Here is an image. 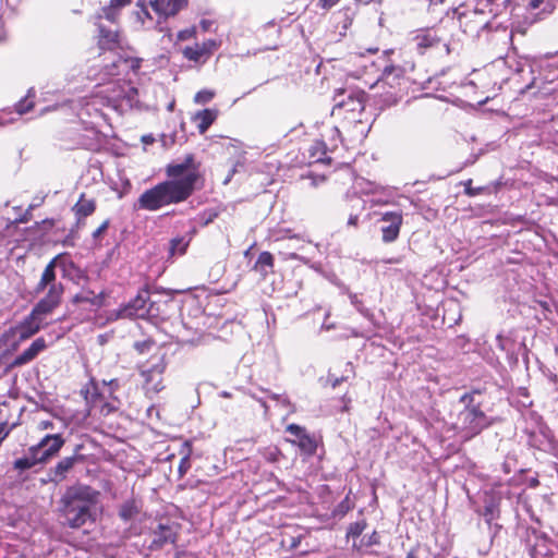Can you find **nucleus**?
Instances as JSON below:
<instances>
[{
  "label": "nucleus",
  "mask_w": 558,
  "mask_h": 558,
  "mask_svg": "<svg viewBox=\"0 0 558 558\" xmlns=\"http://www.w3.org/2000/svg\"><path fill=\"white\" fill-rule=\"evenodd\" d=\"M136 68L138 64H135L133 60L121 57L104 66L100 78L108 81L101 84L98 90L106 101V108L123 114L138 104L137 88L130 81L119 77Z\"/></svg>",
  "instance_id": "f257e3e1"
},
{
  "label": "nucleus",
  "mask_w": 558,
  "mask_h": 558,
  "mask_svg": "<svg viewBox=\"0 0 558 558\" xmlns=\"http://www.w3.org/2000/svg\"><path fill=\"white\" fill-rule=\"evenodd\" d=\"M98 492L87 485L66 489L60 499V514L63 524L71 529H81L94 524L97 520Z\"/></svg>",
  "instance_id": "f03ea898"
},
{
  "label": "nucleus",
  "mask_w": 558,
  "mask_h": 558,
  "mask_svg": "<svg viewBox=\"0 0 558 558\" xmlns=\"http://www.w3.org/2000/svg\"><path fill=\"white\" fill-rule=\"evenodd\" d=\"M478 396L475 391L465 392L450 413V428L463 441L474 438L493 424V420L481 409V403L476 400Z\"/></svg>",
  "instance_id": "7ed1b4c3"
},
{
  "label": "nucleus",
  "mask_w": 558,
  "mask_h": 558,
  "mask_svg": "<svg viewBox=\"0 0 558 558\" xmlns=\"http://www.w3.org/2000/svg\"><path fill=\"white\" fill-rule=\"evenodd\" d=\"M197 174L187 173L181 180H168L146 190L137 199L140 209L155 211L171 204L187 199L195 187Z\"/></svg>",
  "instance_id": "20e7f679"
},
{
  "label": "nucleus",
  "mask_w": 558,
  "mask_h": 558,
  "mask_svg": "<svg viewBox=\"0 0 558 558\" xmlns=\"http://www.w3.org/2000/svg\"><path fill=\"white\" fill-rule=\"evenodd\" d=\"M120 388L121 383L118 378L100 381L92 378L84 391L88 413L107 416L118 411L121 405L118 397Z\"/></svg>",
  "instance_id": "39448f33"
},
{
  "label": "nucleus",
  "mask_w": 558,
  "mask_h": 558,
  "mask_svg": "<svg viewBox=\"0 0 558 558\" xmlns=\"http://www.w3.org/2000/svg\"><path fill=\"white\" fill-rule=\"evenodd\" d=\"M58 257L52 258L45 267L41 278L36 286V292H45V295L34 306L35 313L44 316L50 314L61 303L64 287L56 278V264Z\"/></svg>",
  "instance_id": "423d86ee"
},
{
  "label": "nucleus",
  "mask_w": 558,
  "mask_h": 558,
  "mask_svg": "<svg viewBox=\"0 0 558 558\" xmlns=\"http://www.w3.org/2000/svg\"><path fill=\"white\" fill-rule=\"evenodd\" d=\"M131 0H110V3L101 8L100 12L96 14L95 24L98 26V44L101 49L112 50L118 45V31L117 28H106L101 21L105 19L110 23H116L122 8L129 5Z\"/></svg>",
  "instance_id": "0eeeda50"
},
{
  "label": "nucleus",
  "mask_w": 558,
  "mask_h": 558,
  "mask_svg": "<svg viewBox=\"0 0 558 558\" xmlns=\"http://www.w3.org/2000/svg\"><path fill=\"white\" fill-rule=\"evenodd\" d=\"M105 107L106 101L99 90L71 102V108L76 111L77 118L87 129L97 128L100 125V121H107Z\"/></svg>",
  "instance_id": "6e6552de"
},
{
  "label": "nucleus",
  "mask_w": 558,
  "mask_h": 558,
  "mask_svg": "<svg viewBox=\"0 0 558 558\" xmlns=\"http://www.w3.org/2000/svg\"><path fill=\"white\" fill-rule=\"evenodd\" d=\"M332 116L343 117L349 122L361 123L364 111V94L361 92L341 89L335 95Z\"/></svg>",
  "instance_id": "1a4fd4ad"
},
{
  "label": "nucleus",
  "mask_w": 558,
  "mask_h": 558,
  "mask_svg": "<svg viewBox=\"0 0 558 558\" xmlns=\"http://www.w3.org/2000/svg\"><path fill=\"white\" fill-rule=\"evenodd\" d=\"M390 51H385L378 61H371L369 68L375 69L376 72L380 71V75L377 78V83L388 85L392 89L400 88L405 84L404 70L401 66L389 65L386 62V57Z\"/></svg>",
  "instance_id": "9d476101"
},
{
  "label": "nucleus",
  "mask_w": 558,
  "mask_h": 558,
  "mask_svg": "<svg viewBox=\"0 0 558 558\" xmlns=\"http://www.w3.org/2000/svg\"><path fill=\"white\" fill-rule=\"evenodd\" d=\"M148 302L149 291L147 289H142L133 300L128 304L120 306L111 315L114 316L116 319L145 318L149 316L151 312L150 306H148Z\"/></svg>",
  "instance_id": "9b49d317"
},
{
  "label": "nucleus",
  "mask_w": 558,
  "mask_h": 558,
  "mask_svg": "<svg viewBox=\"0 0 558 558\" xmlns=\"http://www.w3.org/2000/svg\"><path fill=\"white\" fill-rule=\"evenodd\" d=\"M281 240H289V241H295L296 243L295 244H287L286 245V250H281L279 251V255L281 256V258L283 260H299L305 265H308L311 268L317 270V266L312 264L311 260L305 257V256H302L300 254H298L296 252H292L290 251V248H294V250H302L303 248V245H301L300 243H312V241L310 239H307L304 234H293L291 232V230L287 229V230H283V231H280L278 233V235L275 236V241H281Z\"/></svg>",
  "instance_id": "f8f14e48"
},
{
  "label": "nucleus",
  "mask_w": 558,
  "mask_h": 558,
  "mask_svg": "<svg viewBox=\"0 0 558 558\" xmlns=\"http://www.w3.org/2000/svg\"><path fill=\"white\" fill-rule=\"evenodd\" d=\"M45 316L35 313V308L21 323L10 328L9 332L12 338L17 341H24L39 331L44 324Z\"/></svg>",
  "instance_id": "ddd939ff"
},
{
  "label": "nucleus",
  "mask_w": 558,
  "mask_h": 558,
  "mask_svg": "<svg viewBox=\"0 0 558 558\" xmlns=\"http://www.w3.org/2000/svg\"><path fill=\"white\" fill-rule=\"evenodd\" d=\"M165 368L166 364L163 363L162 359H159L157 363L151 364L149 367L144 368L141 372V375L144 379L145 392L150 398L163 389L162 374Z\"/></svg>",
  "instance_id": "4468645a"
},
{
  "label": "nucleus",
  "mask_w": 558,
  "mask_h": 558,
  "mask_svg": "<svg viewBox=\"0 0 558 558\" xmlns=\"http://www.w3.org/2000/svg\"><path fill=\"white\" fill-rule=\"evenodd\" d=\"M412 41L418 53L424 54L429 48L441 47L449 53V45L442 43L434 28H422L415 32Z\"/></svg>",
  "instance_id": "2eb2a0df"
},
{
  "label": "nucleus",
  "mask_w": 558,
  "mask_h": 558,
  "mask_svg": "<svg viewBox=\"0 0 558 558\" xmlns=\"http://www.w3.org/2000/svg\"><path fill=\"white\" fill-rule=\"evenodd\" d=\"M221 45L220 40L206 39L202 44L186 46L182 53L185 59L195 63L205 62Z\"/></svg>",
  "instance_id": "dca6fc26"
},
{
  "label": "nucleus",
  "mask_w": 558,
  "mask_h": 558,
  "mask_svg": "<svg viewBox=\"0 0 558 558\" xmlns=\"http://www.w3.org/2000/svg\"><path fill=\"white\" fill-rule=\"evenodd\" d=\"M380 221L384 223L380 228L381 239L385 243L396 241L400 233L403 217L401 211H385L381 214Z\"/></svg>",
  "instance_id": "f3484780"
},
{
  "label": "nucleus",
  "mask_w": 558,
  "mask_h": 558,
  "mask_svg": "<svg viewBox=\"0 0 558 558\" xmlns=\"http://www.w3.org/2000/svg\"><path fill=\"white\" fill-rule=\"evenodd\" d=\"M64 445V438L61 433L48 434L33 447H36L37 454L43 463L54 457Z\"/></svg>",
  "instance_id": "a211bd4d"
},
{
  "label": "nucleus",
  "mask_w": 558,
  "mask_h": 558,
  "mask_svg": "<svg viewBox=\"0 0 558 558\" xmlns=\"http://www.w3.org/2000/svg\"><path fill=\"white\" fill-rule=\"evenodd\" d=\"M177 536L178 533L174 526L160 523L153 532L149 549L159 550L167 544H174Z\"/></svg>",
  "instance_id": "6ab92c4d"
},
{
  "label": "nucleus",
  "mask_w": 558,
  "mask_h": 558,
  "mask_svg": "<svg viewBox=\"0 0 558 558\" xmlns=\"http://www.w3.org/2000/svg\"><path fill=\"white\" fill-rule=\"evenodd\" d=\"M81 460V457L77 454L61 459L53 468L48 471V481L56 484L64 481L69 472Z\"/></svg>",
  "instance_id": "aec40b11"
},
{
  "label": "nucleus",
  "mask_w": 558,
  "mask_h": 558,
  "mask_svg": "<svg viewBox=\"0 0 558 558\" xmlns=\"http://www.w3.org/2000/svg\"><path fill=\"white\" fill-rule=\"evenodd\" d=\"M287 432L295 437V440L293 441L302 451L307 454L315 453L317 448L316 441L304 427L296 424H290L287 426Z\"/></svg>",
  "instance_id": "412c9836"
},
{
  "label": "nucleus",
  "mask_w": 558,
  "mask_h": 558,
  "mask_svg": "<svg viewBox=\"0 0 558 558\" xmlns=\"http://www.w3.org/2000/svg\"><path fill=\"white\" fill-rule=\"evenodd\" d=\"M149 2L156 14L163 19L177 15L187 5V0H150Z\"/></svg>",
  "instance_id": "4be33fe9"
},
{
  "label": "nucleus",
  "mask_w": 558,
  "mask_h": 558,
  "mask_svg": "<svg viewBox=\"0 0 558 558\" xmlns=\"http://www.w3.org/2000/svg\"><path fill=\"white\" fill-rule=\"evenodd\" d=\"M166 172L171 180H181L190 172L198 175L197 167L194 166V156L191 154L186 155L182 162L168 165Z\"/></svg>",
  "instance_id": "5701e85b"
},
{
  "label": "nucleus",
  "mask_w": 558,
  "mask_h": 558,
  "mask_svg": "<svg viewBox=\"0 0 558 558\" xmlns=\"http://www.w3.org/2000/svg\"><path fill=\"white\" fill-rule=\"evenodd\" d=\"M142 508L143 504L141 499L132 497L120 505L118 515L123 522L129 523L140 515Z\"/></svg>",
  "instance_id": "b1692460"
},
{
  "label": "nucleus",
  "mask_w": 558,
  "mask_h": 558,
  "mask_svg": "<svg viewBox=\"0 0 558 558\" xmlns=\"http://www.w3.org/2000/svg\"><path fill=\"white\" fill-rule=\"evenodd\" d=\"M486 7L494 19L506 17L507 20L510 19L515 9L512 0H486Z\"/></svg>",
  "instance_id": "393cba45"
},
{
  "label": "nucleus",
  "mask_w": 558,
  "mask_h": 558,
  "mask_svg": "<svg viewBox=\"0 0 558 558\" xmlns=\"http://www.w3.org/2000/svg\"><path fill=\"white\" fill-rule=\"evenodd\" d=\"M330 149L327 147L325 140H318L314 142L308 148V158L311 163H330L331 157L329 154Z\"/></svg>",
  "instance_id": "a878e982"
},
{
  "label": "nucleus",
  "mask_w": 558,
  "mask_h": 558,
  "mask_svg": "<svg viewBox=\"0 0 558 558\" xmlns=\"http://www.w3.org/2000/svg\"><path fill=\"white\" fill-rule=\"evenodd\" d=\"M40 463L43 462L39 459V454H37L36 447L31 446L23 457L14 460L13 469L22 473L26 470H31L32 468Z\"/></svg>",
  "instance_id": "bb28decb"
},
{
  "label": "nucleus",
  "mask_w": 558,
  "mask_h": 558,
  "mask_svg": "<svg viewBox=\"0 0 558 558\" xmlns=\"http://www.w3.org/2000/svg\"><path fill=\"white\" fill-rule=\"evenodd\" d=\"M530 442L539 450L547 451L554 447L551 432L546 426H539L538 435L534 432L531 434Z\"/></svg>",
  "instance_id": "cd10ccee"
},
{
  "label": "nucleus",
  "mask_w": 558,
  "mask_h": 558,
  "mask_svg": "<svg viewBox=\"0 0 558 558\" xmlns=\"http://www.w3.org/2000/svg\"><path fill=\"white\" fill-rule=\"evenodd\" d=\"M46 348L44 338H37L33 343L15 357L14 364L24 365L34 360Z\"/></svg>",
  "instance_id": "c85d7f7f"
},
{
  "label": "nucleus",
  "mask_w": 558,
  "mask_h": 558,
  "mask_svg": "<svg viewBox=\"0 0 558 558\" xmlns=\"http://www.w3.org/2000/svg\"><path fill=\"white\" fill-rule=\"evenodd\" d=\"M274 267H275L274 255L270 252L264 251L258 255V257L253 266V270L258 272L262 276V278L265 279L269 274L274 272Z\"/></svg>",
  "instance_id": "c756f323"
},
{
  "label": "nucleus",
  "mask_w": 558,
  "mask_h": 558,
  "mask_svg": "<svg viewBox=\"0 0 558 558\" xmlns=\"http://www.w3.org/2000/svg\"><path fill=\"white\" fill-rule=\"evenodd\" d=\"M96 209V202L94 198H86L84 194H81L78 201L72 207V210L77 221L85 219L86 217L94 214Z\"/></svg>",
  "instance_id": "7c9ffc66"
},
{
  "label": "nucleus",
  "mask_w": 558,
  "mask_h": 558,
  "mask_svg": "<svg viewBox=\"0 0 558 558\" xmlns=\"http://www.w3.org/2000/svg\"><path fill=\"white\" fill-rule=\"evenodd\" d=\"M73 302L76 304L88 303L93 308H99L105 303V293L102 291L95 293L90 290H82L73 298Z\"/></svg>",
  "instance_id": "2f4dec72"
},
{
  "label": "nucleus",
  "mask_w": 558,
  "mask_h": 558,
  "mask_svg": "<svg viewBox=\"0 0 558 558\" xmlns=\"http://www.w3.org/2000/svg\"><path fill=\"white\" fill-rule=\"evenodd\" d=\"M217 116L218 111L215 109H204L197 111L193 117V121L196 122L198 132L201 134H204L209 129V126L215 122Z\"/></svg>",
  "instance_id": "473e14b6"
},
{
  "label": "nucleus",
  "mask_w": 558,
  "mask_h": 558,
  "mask_svg": "<svg viewBox=\"0 0 558 558\" xmlns=\"http://www.w3.org/2000/svg\"><path fill=\"white\" fill-rule=\"evenodd\" d=\"M193 233H194V231L186 233L184 235H180V236H175V238L171 239V241L169 243V256L173 257V256H181V255L185 254V252L191 243V240L193 238Z\"/></svg>",
  "instance_id": "72a5a7b5"
},
{
  "label": "nucleus",
  "mask_w": 558,
  "mask_h": 558,
  "mask_svg": "<svg viewBox=\"0 0 558 558\" xmlns=\"http://www.w3.org/2000/svg\"><path fill=\"white\" fill-rule=\"evenodd\" d=\"M320 140H325V142L327 143V147H328V149L331 150V153L336 148H338L339 144L343 143L341 131L336 125L327 128L322 133V138Z\"/></svg>",
  "instance_id": "f704fd0d"
},
{
  "label": "nucleus",
  "mask_w": 558,
  "mask_h": 558,
  "mask_svg": "<svg viewBox=\"0 0 558 558\" xmlns=\"http://www.w3.org/2000/svg\"><path fill=\"white\" fill-rule=\"evenodd\" d=\"M191 453H192V445H191V442L185 441L180 449V454L182 456L180 463H179V468H178V473H179L180 477H183L187 473V471L191 469V461H190Z\"/></svg>",
  "instance_id": "c9c22d12"
},
{
  "label": "nucleus",
  "mask_w": 558,
  "mask_h": 558,
  "mask_svg": "<svg viewBox=\"0 0 558 558\" xmlns=\"http://www.w3.org/2000/svg\"><path fill=\"white\" fill-rule=\"evenodd\" d=\"M262 391L268 392L269 398L276 401V404L284 410L288 414L295 412V405L290 401L286 393H274L268 390L260 389Z\"/></svg>",
  "instance_id": "e433bc0d"
},
{
  "label": "nucleus",
  "mask_w": 558,
  "mask_h": 558,
  "mask_svg": "<svg viewBox=\"0 0 558 558\" xmlns=\"http://www.w3.org/2000/svg\"><path fill=\"white\" fill-rule=\"evenodd\" d=\"M135 12L137 21L143 27L149 28L153 24V19L144 4L138 3Z\"/></svg>",
  "instance_id": "4c0bfd02"
},
{
  "label": "nucleus",
  "mask_w": 558,
  "mask_h": 558,
  "mask_svg": "<svg viewBox=\"0 0 558 558\" xmlns=\"http://www.w3.org/2000/svg\"><path fill=\"white\" fill-rule=\"evenodd\" d=\"M366 526L367 524L364 519L351 523L347 530V537L353 539L360 537L364 530L366 529Z\"/></svg>",
  "instance_id": "58836bf2"
},
{
  "label": "nucleus",
  "mask_w": 558,
  "mask_h": 558,
  "mask_svg": "<svg viewBox=\"0 0 558 558\" xmlns=\"http://www.w3.org/2000/svg\"><path fill=\"white\" fill-rule=\"evenodd\" d=\"M380 543V536L379 534L374 531L372 534L364 536L359 544L355 542L353 543V546L357 549H362L364 547H371L374 545H378Z\"/></svg>",
  "instance_id": "ea45409f"
},
{
  "label": "nucleus",
  "mask_w": 558,
  "mask_h": 558,
  "mask_svg": "<svg viewBox=\"0 0 558 558\" xmlns=\"http://www.w3.org/2000/svg\"><path fill=\"white\" fill-rule=\"evenodd\" d=\"M160 138H161L162 146L165 148H169L177 143H183L185 141L184 134L178 136V133L175 131L171 132L169 134L163 133V134H161Z\"/></svg>",
  "instance_id": "a19ab883"
},
{
  "label": "nucleus",
  "mask_w": 558,
  "mask_h": 558,
  "mask_svg": "<svg viewBox=\"0 0 558 558\" xmlns=\"http://www.w3.org/2000/svg\"><path fill=\"white\" fill-rule=\"evenodd\" d=\"M407 558H435V556L427 546L417 545L408 553Z\"/></svg>",
  "instance_id": "79ce46f5"
},
{
  "label": "nucleus",
  "mask_w": 558,
  "mask_h": 558,
  "mask_svg": "<svg viewBox=\"0 0 558 558\" xmlns=\"http://www.w3.org/2000/svg\"><path fill=\"white\" fill-rule=\"evenodd\" d=\"M33 106L34 102L29 99V95H27L25 98L21 99L19 102L15 104L14 109L19 116H22L28 112L33 108Z\"/></svg>",
  "instance_id": "37998d69"
},
{
  "label": "nucleus",
  "mask_w": 558,
  "mask_h": 558,
  "mask_svg": "<svg viewBox=\"0 0 558 558\" xmlns=\"http://www.w3.org/2000/svg\"><path fill=\"white\" fill-rule=\"evenodd\" d=\"M215 96V93L209 89H202L194 96V101L199 105L209 102Z\"/></svg>",
  "instance_id": "c03bdc74"
},
{
  "label": "nucleus",
  "mask_w": 558,
  "mask_h": 558,
  "mask_svg": "<svg viewBox=\"0 0 558 558\" xmlns=\"http://www.w3.org/2000/svg\"><path fill=\"white\" fill-rule=\"evenodd\" d=\"M351 303L356 307V310L366 318H371L373 316L372 312L365 308L362 305V302L359 300L357 295L354 293H350L349 295Z\"/></svg>",
  "instance_id": "a18cd8bd"
},
{
  "label": "nucleus",
  "mask_w": 558,
  "mask_h": 558,
  "mask_svg": "<svg viewBox=\"0 0 558 558\" xmlns=\"http://www.w3.org/2000/svg\"><path fill=\"white\" fill-rule=\"evenodd\" d=\"M196 36V27L192 26L185 29H182L178 33L179 40H187L194 38Z\"/></svg>",
  "instance_id": "49530a36"
},
{
  "label": "nucleus",
  "mask_w": 558,
  "mask_h": 558,
  "mask_svg": "<svg viewBox=\"0 0 558 558\" xmlns=\"http://www.w3.org/2000/svg\"><path fill=\"white\" fill-rule=\"evenodd\" d=\"M472 180H468L465 182V194L469 196H476L483 192V187H472L471 186Z\"/></svg>",
  "instance_id": "de8ad7c7"
},
{
  "label": "nucleus",
  "mask_w": 558,
  "mask_h": 558,
  "mask_svg": "<svg viewBox=\"0 0 558 558\" xmlns=\"http://www.w3.org/2000/svg\"><path fill=\"white\" fill-rule=\"evenodd\" d=\"M250 396L252 399H254L255 401H257L260 404V407L264 409L265 415H267L268 411H269V405H268L267 401L264 398L258 397L254 392H250Z\"/></svg>",
  "instance_id": "09e8293b"
},
{
  "label": "nucleus",
  "mask_w": 558,
  "mask_h": 558,
  "mask_svg": "<svg viewBox=\"0 0 558 558\" xmlns=\"http://www.w3.org/2000/svg\"><path fill=\"white\" fill-rule=\"evenodd\" d=\"M109 227V220H105L94 232L93 238L97 240Z\"/></svg>",
  "instance_id": "8fccbe9b"
},
{
  "label": "nucleus",
  "mask_w": 558,
  "mask_h": 558,
  "mask_svg": "<svg viewBox=\"0 0 558 558\" xmlns=\"http://www.w3.org/2000/svg\"><path fill=\"white\" fill-rule=\"evenodd\" d=\"M214 24L215 22L213 20L203 19L199 22V27L202 28L203 32H209L211 31Z\"/></svg>",
  "instance_id": "3c124183"
},
{
  "label": "nucleus",
  "mask_w": 558,
  "mask_h": 558,
  "mask_svg": "<svg viewBox=\"0 0 558 558\" xmlns=\"http://www.w3.org/2000/svg\"><path fill=\"white\" fill-rule=\"evenodd\" d=\"M54 423L50 420H44L38 423V429L46 430V429H53Z\"/></svg>",
  "instance_id": "603ef678"
},
{
  "label": "nucleus",
  "mask_w": 558,
  "mask_h": 558,
  "mask_svg": "<svg viewBox=\"0 0 558 558\" xmlns=\"http://www.w3.org/2000/svg\"><path fill=\"white\" fill-rule=\"evenodd\" d=\"M340 0H318V4L323 9H331L335 7Z\"/></svg>",
  "instance_id": "864d4df0"
},
{
  "label": "nucleus",
  "mask_w": 558,
  "mask_h": 558,
  "mask_svg": "<svg viewBox=\"0 0 558 558\" xmlns=\"http://www.w3.org/2000/svg\"><path fill=\"white\" fill-rule=\"evenodd\" d=\"M351 58L354 60V62L359 61V62L362 63V65L365 69L367 68V61L366 60L364 61V59H365V54L364 53H354Z\"/></svg>",
  "instance_id": "5fc2aeb1"
},
{
  "label": "nucleus",
  "mask_w": 558,
  "mask_h": 558,
  "mask_svg": "<svg viewBox=\"0 0 558 558\" xmlns=\"http://www.w3.org/2000/svg\"><path fill=\"white\" fill-rule=\"evenodd\" d=\"M543 2H544V0H531L529 2L527 9L531 12H533L534 10L538 9Z\"/></svg>",
  "instance_id": "6e6d98bb"
},
{
  "label": "nucleus",
  "mask_w": 558,
  "mask_h": 558,
  "mask_svg": "<svg viewBox=\"0 0 558 558\" xmlns=\"http://www.w3.org/2000/svg\"><path fill=\"white\" fill-rule=\"evenodd\" d=\"M301 543V536L290 537L289 547L295 549Z\"/></svg>",
  "instance_id": "4d7b16f0"
},
{
  "label": "nucleus",
  "mask_w": 558,
  "mask_h": 558,
  "mask_svg": "<svg viewBox=\"0 0 558 558\" xmlns=\"http://www.w3.org/2000/svg\"><path fill=\"white\" fill-rule=\"evenodd\" d=\"M484 517L486 518L487 522H490L493 520V507L492 506L485 507Z\"/></svg>",
  "instance_id": "13d9d810"
},
{
  "label": "nucleus",
  "mask_w": 558,
  "mask_h": 558,
  "mask_svg": "<svg viewBox=\"0 0 558 558\" xmlns=\"http://www.w3.org/2000/svg\"><path fill=\"white\" fill-rule=\"evenodd\" d=\"M501 33L504 35V38L507 40V41H511L512 39V33L511 32H508V26H502V29H501Z\"/></svg>",
  "instance_id": "bf43d9fd"
},
{
  "label": "nucleus",
  "mask_w": 558,
  "mask_h": 558,
  "mask_svg": "<svg viewBox=\"0 0 558 558\" xmlns=\"http://www.w3.org/2000/svg\"><path fill=\"white\" fill-rule=\"evenodd\" d=\"M357 221H359V216L357 215H351L349 217L348 225L349 226H356Z\"/></svg>",
  "instance_id": "052dcab7"
},
{
  "label": "nucleus",
  "mask_w": 558,
  "mask_h": 558,
  "mask_svg": "<svg viewBox=\"0 0 558 558\" xmlns=\"http://www.w3.org/2000/svg\"><path fill=\"white\" fill-rule=\"evenodd\" d=\"M143 143L145 144H151L154 142V137L151 135H144L142 137Z\"/></svg>",
  "instance_id": "680f3d73"
},
{
  "label": "nucleus",
  "mask_w": 558,
  "mask_h": 558,
  "mask_svg": "<svg viewBox=\"0 0 558 558\" xmlns=\"http://www.w3.org/2000/svg\"><path fill=\"white\" fill-rule=\"evenodd\" d=\"M235 172V169H232L230 174L226 178V180L223 181L225 184H228L231 180V177L234 174Z\"/></svg>",
  "instance_id": "e2e57ef3"
},
{
  "label": "nucleus",
  "mask_w": 558,
  "mask_h": 558,
  "mask_svg": "<svg viewBox=\"0 0 558 558\" xmlns=\"http://www.w3.org/2000/svg\"><path fill=\"white\" fill-rule=\"evenodd\" d=\"M147 345L146 342H143V343H136V349L140 350L141 352H143L144 348Z\"/></svg>",
  "instance_id": "0e129e2a"
},
{
  "label": "nucleus",
  "mask_w": 558,
  "mask_h": 558,
  "mask_svg": "<svg viewBox=\"0 0 558 558\" xmlns=\"http://www.w3.org/2000/svg\"><path fill=\"white\" fill-rule=\"evenodd\" d=\"M378 52V48H369L367 49V53H377Z\"/></svg>",
  "instance_id": "69168bd1"
},
{
  "label": "nucleus",
  "mask_w": 558,
  "mask_h": 558,
  "mask_svg": "<svg viewBox=\"0 0 558 558\" xmlns=\"http://www.w3.org/2000/svg\"><path fill=\"white\" fill-rule=\"evenodd\" d=\"M221 397L223 398H229L230 397V393L228 391H222L221 392Z\"/></svg>",
  "instance_id": "338daca9"
},
{
  "label": "nucleus",
  "mask_w": 558,
  "mask_h": 558,
  "mask_svg": "<svg viewBox=\"0 0 558 558\" xmlns=\"http://www.w3.org/2000/svg\"><path fill=\"white\" fill-rule=\"evenodd\" d=\"M391 95L395 97V98H393V101L396 102V101H397V98H398V96H399V95H398V93H397V92H395V93H391Z\"/></svg>",
  "instance_id": "774afa93"
}]
</instances>
